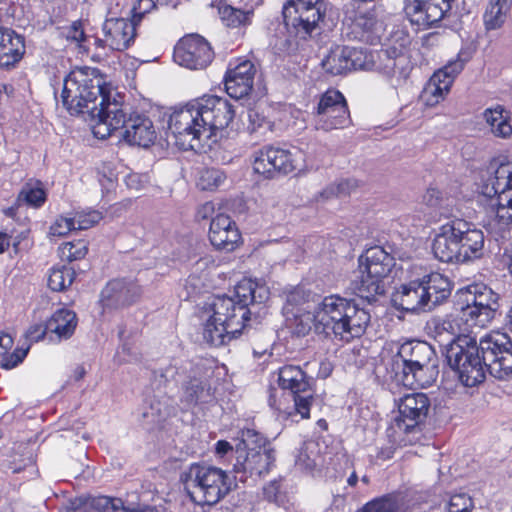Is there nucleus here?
I'll list each match as a JSON object with an SVG mask.
<instances>
[{"label": "nucleus", "mask_w": 512, "mask_h": 512, "mask_svg": "<svg viewBox=\"0 0 512 512\" xmlns=\"http://www.w3.org/2000/svg\"><path fill=\"white\" fill-rule=\"evenodd\" d=\"M447 364L466 387L481 384L486 372L499 380L512 376V340L507 334L494 333L475 339L459 335L442 344Z\"/></svg>", "instance_id": "f257e3e1"}, {"label": "nucleus", "mask_w": 512, "mask_h": 512, "mask_svg": "<svg viewBox=\"0 0 512 512\" xmlns=\"http://www.w3.org/2000/svg\"><path fill=\"white\" fill-rule=\"evenodd\" d=\"M234 116V107L227 99L208 96L174 111L168 128L180 149L196 150L202 139H210L217 130L228 127Z\"/></svg>", "instance_id": "f03ea898"}, {"label": "nucleus", "mask_w": 512, "mask_h": 512, "mask_svg": "<svg viewBox=\"0 0 512 512\" xmlns=\"http://www.w3.org/2000/svg\"><path fill=\"white\" fill-rule=\"evenodd\" d=\"M61 100L71 115L82 114L93 126L105 119L106 107L113 101L105 81L89 68L74 70L65 77Z\"/></svg>", "instance_id": "7ed1b4c3"}, {"label": "nucleus", "mask_w": 512, "mask_h": 512, "mask_svg": "<svg viewBox=\"0 0 512 512\" xmlns=\"http://www.w3.org/2000/svg\"><path fill=\"white\" fill-rule=\"evenodd\" d=\"M371 316L354 299L338 294L325 296L316 303V333L346 343L361 337Z\"/></svg>", "instance_id": "20e7f679"}, {"label": "nucleus", "mask_w": 512, "mask_h": 512, "mask_svg": "<svg viewBox=\"0 0 512 512\" xmlns=\"http://www.w3.org/2000/svg\"><path fill=\"white\" fill-rule=\"evenodd\" d=\"M484 233L474 224L458 217L448 220L438 229L432 242L436 259L444 263H467L484 254Z\"/></svg>", "instance_id": "39448f33"}, {"label": "nucleus", "mask_w": 512, "mask_h": 512, "mask_svg": "<svg viewBox=\"0 0 512 512\" xmlns=\"http://www.w3.org/2000/svg\"><path fill=\"white\" fill-rule=\"evenodd\" d=\"M233 463L234 480L247 482L265 477L271 471L276 453L270 442L254 429L242 431L241 442L235 451Z\"/></svg>", "instance_id": "423d86ee"}, {"label": "nucleus", "mask_w": 512, "mask_h": 512, "mask_svg": "<svg viewBox=\"0 0 512 512\" xmlns=\"http://www.w3.org/2000/svg\"><path fill=\"white\" fill-rule=\"evenodd\" d=\"M106 109L105 119L93 126L95 137L106 139L113 133L119 132V136L130 145L144 148L149 147L156 139L153 123L148 117L138 113L127 117L124 105L115 98Z\"/></svg>", "instance_id": "0eeeda50"}, {"label": "nucleus", "mask_w": 512, "mask_h": 512, "mask_svg": "<svg viewBox=\"0 0 512 512\" xmlns=\"http://www.w3.org/2000/svg\"><path fill=\"white\" fill-rule=\"evenodd\" d=\"M181 482L190 499L198 505H214L234 485L226 471L212 465L194 463L181 474Z\"/></svg>", "instance_id": "6e6552de"}, {"label": "nucleus", "mask_w": 512, "mask_h": 512, "mask_svg": "<svg viewBox=\"0 0 512 512\" xmlns=\"http://www.w3.org/2000/svg\"><path fill=\"white\" fill-rule=\"evenodd\" d=\"M430 400L424 393H411L404 395L398 403L399 415L387 429L391 442L398 446L412 444L416 435L421 432L428 416Z\"/></svg>", "instance_id": "1a4fd4ad"}, {"label": "nucleus", "mask_w": 512, "mask_h": 512, "mask_svg": "<svg viewBox=\"0 0 512 512\" xmlns=\"http://www.w3.org/2000/svg\"><path fill=\"white\" fill-rule=\"evenodd\" d=\"M212 314L203 325V339L209 345L218 347L238 337L245 324L235 313V302L227 296H216L209 304Z\"/></svg>", "instance_id": "9d476101"}, {"label": "nucleus", "mask_w": 512, "mask_h": 512, "mask_svg": "<svg viewBox=\"0 0 512 512\" xmlns=\"http://www.w3.org/2000/svg\"><path fill=\"white\" fill-rule=\"evenodd\" d=\"M189 372L188 379L182 384L180 398L184 408L189 409L198 404L209 403L214 399V391L210 384L212 371L201 362L185 361L181 366L178 363L167 366L161 376L166 380L175 379L179 371Z\"/></svg>", "instance_id": "9b49d317"}, {"label": "nucleus", "mask_w": 512, "mask_h": 512, "mask_svg": "<svg viewBox=\"0 0 512 512\" xmlns=\"http://www.w3.org/2000/svg\"><path fill=\"white\" fill-rule=\"evenodd\" d=\"M480 195L495 200L497 216L512 222V163L491 165L477 184Z\"/></svg>", "instance_id": "f8f14e48"}, {"label": "nucleus", "mask_w": 512, "mask_h": 512, "mask_svg": "<svg viewBox=\"0 0 512 512\" xmlns=\"http://www.w3.org/2000/svg\"><path fill=\"white\" fill-rule=\"evenodd\" d=\"M331 9V3L325 0H288L282 14L287 29L305 39L324 22Z\"/></svg>", "instance_id": "ddd939ff"}, {"label": "nucleus", "mask_w": 512, "mask_h": 512, "mask_svg": "<svg viewBox=\"0 0 512 512\" xmlns=\"http://www.w3.org/2000/svg\"><path fill=\"white\" fill-rule=\"evenodd\" d=\"M312 382L313 378L299 366L285 365L279 369L278 384L292 392L295 411L302 419L310 417V407L314 401Z\"/></svg>", "instance_id": "4468645a"}, {"label": "nucleus", "mask_w": 512, "mask_h": 512, "mask_svg": "<svg viewBox=\"0 0 512 512\" xmlns=\"http://www.w3.org/2000/svg\"><path fill=\"white\" fill-rule=\"evenodd\" d=\"M297 156L298 152L266 145L255 152L253 169L267 179L288 175L298 168Z\"/></svg>", "instance_id": "2eb2a0df"}, {"label": "nucleus", "mask_w": 512, "mask_h": 512, "mask_svg": "<svg viewBox=\"0 0 512 512\" xmlns=\"http://www.w3.org/2000/svg\"><path fill=\"white\" fill-rule=\"evenodd\" d=\"M374 71L382 74L397 87L408 78L412 64L403 44L387 45L374 52Z\"/></svg>", "instance_id": "dca6fc26"}, {"label": "nucleus", "mask_w": 512, "mask_h": 512, "mask_svg": "<svg viewBox=\"0 0 512 512\" xmlns=\"http://www.w3.org/2000/svg\"><path fill=\"white\" fill-rule=\"evenodd\" d=\"M438 357L434 348L425 341H407L398 347L395 354L384 359L387 379L408 368L420 367L422 363Z\"/></svg>", "instance_id": "f3484780"}, {"label": "nucleus", "mask_w": 512, "mask_h": 512, "mask_svg": "<svg viewBox=\"0 0 512 512\" xmlns=\"http://www.w3.org/2000/svg\"><path fill=\"white\" fill-rule=\"evenodd\" d=\"M316 128L324 131L342 129L350 122L345 97L338 90H327L321 95L315 108Z\"/></svg>", "instance_id": "a211bd4d"}, {"label": "nucleus", "mask_w": 512, "mask_h": 512, "mask_svg": "<svg viewBox=\"0 0 512 512\" xmlns=\"http://www.w3.org/2000/svg\"><path fill=\"white\" fill-rule=\"evenodd\" d=\"M174 60L191 70L205 69L213 60L210 44L202 36L191 34L179 40L174 48Z\"/></svg>", "instance_id": "6ab92c4d"}, {"label": "nucleus", "mask_w": 512, "mask_h": 512, "mask_svg": "<svg viewBox=\"0 0 512 512\" xmlns=\"http://www.w3.org/2000/svg\"><path fill=\"white\" fill-rule=\"evenodd\" d=\"M142 288L135 279L117 278L102 289L100 303L106 309H120L136 303L142 296Z\"/></svg>", "instance_id": "aec40b11"}, {"label": "nucleus", "mask_w": 512, "mask_h": 512, "mask_svg": "<svg viewBox=\"0 0 512 512\" xmlns=\"http://www.w3.org/2000/svg\"><path fill=\"white\" fill-rule=\"evenodd\" d=\"M464 65L465 60L458 55L456 59L449 61L443 68L434 72L422 95L427 105L434 106L444 99Z\"/></svg>", "instance_id": "412c9836"}, {"label": "nucleus", "mask_w": 512, "mask_h": 512, "mask_svg": "<svg viewBox=\"0 0 512 512\" xmlns=\"http://www.w3.org/2000/svg\"><path fill=\"white\" fill-rule=\"evenodd\" d=\"M455 0H413L405 7V12L412 24L429 28L441 21L451 10Z\"/></svg>", "instance_id": "4be33fe9"}, {"label": "nucleus", "mask_w": 512, "mask_h": 512, "mask_svg": "<svg viewBox=\"0 0 512 512\" xmlns=\"http://www.w3.org/2000/svg\"><path fill=\"white\" fill-rule=\"evenodd\" d=\"M136 29L137 25L124 17H107L102 25L110 51L122 52L130 48L137 36Z\"/></svg>", "instance_id": "5701e85b"}, {"label": "nucleus", "mask_w": 512, "mask_h": 512, "mask_svg": "<svg viewBox=\"0 0 512 512\" xmlns=\"http://www.w3.org/2000/svg\"><path fill=\"white\" fill-rule=\"evenodd\" d=\"M393 306L412 314L429 312L420 277L401 284L392 295Z\"/></svg>", "instance_id": "b1692460"}, {"label": "nucleus", "mask_w": 512, "mask_h": 512, "mask_svg": "<svg viewBox=\"0 0 512 512\" xmlns=\"http://www.w3.org/2000/svg\"><path fill=\"white\" fill-rule=\"evenodd\" d=\"M269 298V291L265 286L258 285L252 280L244 279L235 287V313L245 324L250 319V305L262 304Z\"/></svg>", "instance_id": "393cba45"}, {"label": "nucleus", "mask_w": 512, "mask_h": 512, "mask_svg": "<svg viewBox=\"0 0 512 512\" xmlns=\"http://www.w3.org/2000/svg\"><path fill=\"white\" fill-rule=\"evenodd\" d=\"M209 240L217 250L230 252L237 247L241 234L228 215L217 214L210 223Z\"/></svg>", "instance_id": "a878e982"}, {"label": "nucleus", "mask_w": 512, "mask_h": 512, "mask_svg": "<svg viewBox=\"0 0 512 512\" xmlns=\"http://www.w3.org/2000/svg\"><path fill=\"white\" fill-rule=\"evenodd\" d=\"M254 75V65L248 60L229 69L224 80L227 94L234 99L246 97L253 88Z\"/></svg>", "instance_id": "bb28decb"}, {"label": "nucleus", "mask_w": 512, "mask_h": 512, "mask_svg": "<svg viewBox=\"0 0 512 512\" xmlns=\"http://www.w3.org/2000/svg\"><path fill=\"white\" fill-rule=\"evenodd\" d=\"M438 375L439 359L436 357L422 363L420 367L408 368L407 371L391 377L389 380L409 388H427L436 382Z\"/></svg>", "instance_id": "cd10ccee"}, {"label": "nucleus", "mask_w": 512, "mask_h": 512, "mask_svg": "<svg viewBox=\"0 0 512 512\" xmlns=\"http://www.w3.org/2000/svg\"><path fill=\"white\" fill-rule=\"evenodd\" d=\"M394 261V257L381 246L367 249L358 259L360 271L367 272L383 281L395 265Z\"/></svg>", "instance_id": "c85d7f7f"}, {"label": "nucleus", "mask_w": 512, "mask_h": 512, "mask_svg": "<svg viewBox=\"0 0 512 512\" xmlns=\"http://www.w3.org/2000/svg\"><path fill=\"white\" fill-rule=\"evenodd\" d=\"M422 287L428 302L429 312L443 304L451 295L452 283L448 277L438 272H430L420 277Z\"/></svg>", "instance_id": "c756f323"}, {"label": "nucleus", "mask_w": 512, "mask_h": 512, "mask_svg": "<svg viewBox=\"0 0 512 512\" xmlns=\"http://www.w3.org/2000/svg\"><path fill=\"white\" fill-rule=\"evenodd\" d=\"M68 512H126L120 498L98 496L76 497L69 502Z\"/></svg>", "instance_id": "7c9ffc66"}, {"label": "nucleus", "mask_w": 512, "mask_h": 512, "mask_svg": "<svg viewBox=\"0 0 512 512\" xmlns=\"http://www.w3.org/2000/svg\"><path fill=\"white\" fill-rule=\"evenodd\" d=\"M459 298L467 303H475L483 310H489L491 314L499 308V295L483 283H475L459 291Z\"/></svg>", "instance_id": "2f4dec72"}, {"label": "nucleus", "mask_w": 512, "mask_h": 512, "mask_svg": "<svg viewBox=\"0 0 512 512\" xmlns=\"http://www.w3.org/2000/svg\"><path fill=\"white\" fill-rule=\"evenodd\" d=\"M350 289L353 293L368 302H374L377 296L384 295L386 286L383 280L375 278L367 272L358 271L350 282Z\"/></svg>", "instance_id": "473e14b6"}, {"label": "nucleus", "mask_w": 512, "mask_h": 512, "mask_svg": "<svg viewBox=\"0 0 512 512\" xmlns=\"http://www.w3.org/2000/svg\"><path fill=\"white\" fill-rule=\"evenodd\" d=\"M77 323L76 313L62 308L55 311L47 320V328L49 332L56 334L59 339H68L73 335Z\"/></svg>", "instance_id": "72a5a7b5"}, {"label": "nucleus", "mask_w": 512, "mask_h": 512, "mask_svg": "<svg viewBox=\"0 0 512 512\" xmlns=\"http://www.w3.org/2000/svg\"><path fill=\"white\" fill-rule=\"evenodd\" d=\"M484 118L491 127L494 136L509 138L512 135V118L509 111L502 106L488 108L484 111Z\"/></svg>", "instance_id": "f704fd0d"}, {"label": "nucleus", "mask_w": 512, "mask_h": 512, "mask_svg": "<svg viewBox=\"0 0 512 512\" xmlns=\"http://www.w3.org/2000/svg\"><path fill=\"white\" fill-rule=\"evenodd\" d=\"M377 19L374 11L360 12L356 15L352 25L350 38L365 43H373L375 40L374 29Z\"/></svg>", "instance_id": "c9c22d12"}, {"label": "nucleus", "mask_w": 512, "mask_h": 512, "mask_svg": "<svg viewBox=\"0 0 512 512\" xmlns=\"http://www.w3.org/2000/svg\"><path fill=\"white\" fill-rule=\"evenodd\" d=\"M457 306L460 311V317L469 327H480L487 326L494 315L489 310L482 309L475 305V303H467L459 298V292L457 293Z\"/></svg>", "instance_id": "e433bc0d"}, {"label": "nucleus", "mask_w": 512, "mask_h": 512, "mask_svg": "<svg viewBox=\"0 0 512 512\" xmlns=\"http://www.w3.org/2000/svg\"><path fill=\"white\" fill-rule=\"evenodd\" d=\"M218 14L227 27L238 28L251 24L254 12L252 9L242 10L229 5L226 1H219Z\"/></svg>", "instance_id": "4c0bfd02"}, {"label": "nucleus", "mask_w": 512, "mask_h": 512, "mask_svg": "<svg viewBox=\"0 0 512 512\" xmlns=\"http://www.w3.org/2000/svg\"><path fill=\"white\" fill-rule=\"evenodd\" d=\"M25 53V41L21 35L14 36L11 41L0 48V68L9 69L18 63Z\"/></svg>", "instance_id": "58836bf2"}, {"label": "nucleus", "mask_w": 512, "mask_h": 512, "mask_svg": "<svg viewBox=\"0 0 512 512\" xmlns=\"http://www.w3.org/2000/svg\"><path fill=\"white\" fill-rule=\"evenodd\" d=\"M321 65L326 73L333 76L345 74L349 69L347 47H336L322 60Z\"/></svg>", "instance_id": "ea45409f"}, {"label": "nucleus", "mask_w": 512, "mask_h": 512, "mask_svg": "<svg viewBox=\"0 0 512 512\" xmlns=\"http://www.w3.org/2000/svg\"><path fill=\"white\" fill-rule=\"evenodd\" d=\"M512 2L507 0H496L491 3L484 13V23L488 30L499 28L506 20Z\"/></svg>", "instance_id": "a19ab883"}, {"label": "nucleus", "mask_w": 512, "mask_h": 512, "mask_svg": "<svg viewBox=\"0 0 512 512\" xmlns=\"http://www.w3.org/2000/svg\"><path fill=\"white\" fill-rule=\"evenodd\" d=\"M289 314L293 317L291 319V327L297 335L305 336L309 333L312 327L316 331V305L314 306L313 311L306 308H298L296 311L291 309Z\"/></svg>", "instance_id": "79ce46f5"}, {"label": "nucleus", "mask_w": 512, "mask_h": 512, "mask_svg": "<svg viewBox=\"0 0 512 512\" xmlns=\"http://www.w3.org/2000/svg\"><path fill=\"white\" fill-rule=\"evenodd\" d=\"M317 295L310 290L305 289L303 286H296L286 294V304L284 310L287 314L296 311L298 308H310L309 303H317Z\"/></svg>", "instance_id": "37998d69"}, {"label": "nucleus", "mask_w": 512, "mask_h": 512, "mask_svg": "<svg viewBox=\"0 0 512 512\" xmlns=\"http://www.w3.org/2000/svg\"><path fill=\"white\" fill-rule=\"evenodd\" d=\"M347 47L349 69L352 70H374V52H369L361 47Z\"/></svg>", "instance_id": "c03bdc74"}, {"label": "nucleus", "mask_w": 512, "mask_h": 512, "mask_svg": "<svg viewBox=\"0 0 512 512\" xmlns=\"http://www.w3.org/2000/svg\"><path fill=\"white\" fill-rule=\"evenodd\" d=\"M422 202L430 209L437 212L439 217L452 219L451 217H455L453 215L452 207H448V204L443 198L442 192L436 188H428L426 192L422 196Z\"/></svg>", "instance_id": "a18cd8bd"}, {"label": "nucleus", "mask_w": 512, "mask_h": 512, "mask_svg": "<svg viewBox=\"0 0 512 512\" xmlns=\"http://www.w3.org/2000/svg\"><path fill=\"white\" fill-rule=\"evenodd\" d=\"M74 278L75 272L70 267L53 268L48 277V287L52 291H64L73 283Z\"/></svg>", "instance_id": "49530a36"}, {"label": "nucleus", "mask_w": 512, "mask_h": 512, "mask_svg": "<svg viewBox=\"0 0 512 512\" xmlns=\"http://www.w3.org/2000/svg\"><path fill=\"white\" fill-rule=\"evenodd\" d=\"M226 174L218 168L204 169L199 177L198 186L202 190L213 191L224 184Z\"/></svg>", "instance_id": "de8ad7c7"}, {"label": "nucleus", "mask_w": 512, "mask_h": 512, "mask_svg": "<svg viewBox=\"0 0 512 512\" xmlns=\"http://www.w3.org/2000/svg\"><path fill=\"white\" fill-rule=\"evenodd\" d=\"M88 247L85 241L67 242L59 247V255L62 260L72 262L86 256Z\"/></svg>", "instance_id": "09e8293b"}, {"label": "nucleus", "mask_w": 512, "mask_h": 512, "mask_svg": "<svg viewBox=\"0 0 512 512\" xmlns=\"http://www.w3.org/2000/svg\"><path fill=\"white\" fill-rule=\"evenodd\" d=\"M398 502L395 497L386 495L366 503L357 512H397Z\"/></svg>", "instance_id": "8fccbe9b"}, {"label": "nucleus", "mask_w": 512, "mask_h": 512, "mask_svg": "<svg viewBox=\"0 0 512 512\" xmlns=\"http://www.w3.org/2000/svg\"><path fill=\"white\" fill-rule=\"evenodd\" d=\"M74 225L76 230H86L97 223L103 218L102 213L97 210H80L73 214Z\"/></svg>", "instance_id": "3c124183"}, {"label": "nucleus", "mask_w": 512, "mask_h": 512, "mask_svg": "<svg viewBox=\"0 0 512 512\" xmlns=\"http://www.w3.org/2000/svg\"><path fill=\"white\" fill-rule=\"evenodd\" d=\"M473 500L465 493L454 494L450 497L445 508L447 512H471Z\"/></svg>", "instance_id": "603ef678"}, {"label": "nucleus", "mask_w": 512, "mask_h": 512, "mask_svg": "<svg viewBox=\"0 0 512 512\" xmlns=\"http://www.w3.org/2000/svg\"><path fill=\"white\" fill-rule=\"evenodd\" d=\"M19 198L33 207H40L46 200V194L42 188L27 186L21 190Z\"/></svg>", "instance_id": "864d4df0"}, {"label": "nucleus", "mask_w": 512, "mask_h": 512, "mask_svg": "<svg viewBox=\"0 0 512 512\" xmlns=\"http://www.w3.org/2000/svg\"><path fill=\"white\" fill-rule=\"evenodd\" d=\"M63 34L68 41L74 42L78 46H81V43L86 40L83 23L79 20L66 27Z\"/></svg>", "instance_id": "5fc2aeb1"}, {"label": "nucleus", "mask_w": 512, "mask_h": 512, "mask_svg": "<svg viewBox=\"0 0 512 512\" xmlns=\"http://www.w3.org/2000/svg\"><path fill=\"white\" fill-rule=\"evenodd\" d=\"M72 230H76L73 217L60 216L51 225L49 233L53 236H65Z\"/></svg>", "instance_id": "6e6d98bb"}, {"label": "nucleus", "mask_w": 512, "mask_h": 512, "mask_svg": "<svg viewBox=\"0 0 512 512\" xmlns=\"http://www.w3.org/2000/svg\"><path fill=\"white\" fill-rule=\"evenodd\" d=\"M154 8H156V4L153 0H138L131 10V20L138 25L142 18Z\"/></svg>", "instance_id": "4d7b16f0"}, {"label": "nucleus", "mask_w": 512, "mask_h": 512, "mask_svg": "<svg viewBox=\"0 0 512 512\" xmlns=\"http://www.w3.org/2000/svg\"><path fill=\"white\" fill-rule=\"evenodd\" d=\"M248 121V129H250L251 132H256L260 128L269 125V121L267 120L266 116L256 108L250 109L248 111Z\"/></svg>", "instance_id": "13d9d810"}, {"label": "nucleus", "mask_w": 512, "mask_h": 512, "mask_svg": "<svg viewBox=\"0 0 512 512\" xmlns=\"http://www.w3.org/2000/svg\"><path fill=\"white\" fill-rule=\"evenodd\" d=\"M29 347L25 349H16L13 353L7 354L3 362H0V367L4 369H12L20 364L28 353Z\"/></svg>", "instance_id": "bf43d9fd"}, {"label": "nucleus", "mask_w": 512, "mask_h": 512, "mask_svg": "<svg viewBox=\"0 0 512 512\" xmlns=\"http://www.w3.org/2000/svg\"><path fill=\"white\" fill-rule=\"evenodd\" d=\"M296 465L306 471H312L316 467L317 460L308 453V447L300 451L296 459Z\"/></svg>", "instance_id": "052dcab7"}, {"label": "nucleus", "mask_w": 512, "mask_h": 512, "mask_svg": "<svg viewBox=\"0 0 512 512\" xmlns=\"http://www.w3.org/2000/svg\"><path fill=\"white\" fill-rule=\"evenodd\" d=\"M47 332H49L47 322L45 324H34L26 332V338L31 342H38L44 338Z\"/></svg>", "instance_id": "680f3d73"}, {"label": "nucleus", "mask_w": 512, "mask_h": 512, "mask_svg": "<svg viewBox=\"0 0 512 512\" xmlns=\"http://www.w3.org/2000/svg\"><path fill=\"white\" fill-rule=\"evenodd\" d=\"M279 492H280V483L276 480L271 481L269 484H267L263 488V495H264L265 499H267L270 502L278 501Z\"/></svg>", "instance_id": "e2e57ef3"}, {"label": "nucleus", "mask_w": 512, "mask_h": 512, "mask_svg": "<svg viewBox=\"0 0 512 512\" xmlns=\"http://www.w3.org/2000/svg\"><path fill=\"white\" fill-rule=\"evenodd\" d=\"M351 186H352V184H351L350 180H344V181H341L337 185L330 186L323 192V194H328V193L335 194V195L348 194Z\"/></svg>", "instance_id": "0e129e2a"}, {"label": "nucleus", "mask_w": 512, "mask_h": 512, "mask_svg": "<svg viewBox=\"0 0 512 512\" xmlns=\"http://www.w3.org/2000/svg\"><path fill=\"white\" fill-rule=\"evenodd\" d=\"M13 346V338L9 334H1L0 335V362H3L6 355L9 353V350Z\"/></svg>", "instance_id": "69168bd1"}, {"label": "nucleus", "mask_w": 512, "mask_h": 512, "mask_svg": "<svg viewBox=\"0 0 512 512\" xmlns=\"http://www.w3.org/2000/svg\"><path fill=\"white\" fill-rule=\"evenodd\" d=\"M18 35L14 30L0 25V48Z\"/></svg>", "instance_id": "338daca9"}, {"label": "nucleus", "mask_w": 512, "mask_h": 512, "mask_svg": "<svg viewBox=\"0 0 512 512\" xmlns=\"http://www.w3.org/2000/svg\"><path fill=\"white\" fill-rule=\"evenodd\" d=\"M93 45L95 46L96 50L99 51L100 56H102V55L106 56V55H108V52H110L109 43L106 42L105 36H104V38L94 37Z\"/></svg>", "instance_id": "774afa93"}]
</instances>
